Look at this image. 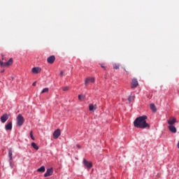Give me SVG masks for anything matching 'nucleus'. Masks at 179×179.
I'll list each match as a JSON object with an SVG mask.
<instances>
[{
  "mask_svg": "<svg viewBox=\"0 0 179 179\" xmlns=\"http://www.w3.org/2000/svg\"><path fill=\"white\" fill-rule=\"evenodd\" d=\"M83 99H85V96H83V95H78V100H80V101H82Z\"/></svg>",
  "mask_w": 179,
  "mask_h": 179,
  "instance_id": "5701e85b",
  "label": "nucleus"
},
{
  "mask_svg": "<svg viewBox=\"0 0 179 179\" xmlns=\"http://www.w3.org/2000/svg\"><path fill=\"white\" fill-rule=\"evenodd\" d=\"M36 82L33 83L32 86H36Z\"/></svg>",
  "mask_w": 179,
  "mask_h": 179,
  "instance_id": "c85d7f7f",
  "label": "nucleus"
},
{
  "mask_svg": "<svg viewBox=\"0 0 179 179\" xmlns=\"http://www.w3.org/2000/svg\"><path fill=\"white\" fill-rule=\"evenodd\" d=\"M12 155H13L12 148H10L8 150V157L10 159V162H12V160H13V157H12Z\"/></svg>",
  "mask_w": 179,
  "mask_h": 179,
  "instance_id": "dca6fc26",
  "label": "nucleus"
},
{
  "mask_svg": "<svg viewBox=\"0 0 179 179\" xmlns=\"http://www.w3.org/2000/svg\"><path fill=\"white\" fill-rule=\"evenodd\" d=\"M60 76L61 78H62V76H64V71H60Z\"/></svg>",
  "mask_w": 179,
  "mask_h": 179,
  "instance_id": "a878e982",
  "label": "nucleus"
},
{
  "mask_svg": "<svg viewBox=\"0 0 179 179\" xmlns=\"http://www.w3.org/2000/svg\"><path fill=\"white\" fill-rule=\"evenodd\" d=\"M24 122V117L22 116V114H19L17 117V127H22Z\"/></svg>",
  "mask_w": 179,
  "mask_h": 179,
  "instance_id": "f03ea898",
  "label": "nucleus"
},
{
  "mask_svg": "<svg viewBox=\"0 0 179 179\" xmlns=\"http://www.w3.org/2000/svg\"><path fill=\"white\" fill-rule=\"evenodd\" d=\"M31 71H32V73H35V74L40 73V72H41V68L34 67Z\"/></svg>",
  "mask_w": 179,
  "mask_h": 179,
  "instance_id": "f8f14e48",
  "label": "nucleus"
},
{
  "mask_svg": "<svg viewBox=\"0 0 179 179\" xmlns=\"http://www.w3.org/2000/svg\"><path fill=\"white\" fill-rule=\"evenodd\" d=\"M2 59H5V55L3 54H1Z\"/></svg>",
  "mask_w": 179,
  "mask_h": 179,
  "instance_id": "cd10ccee",
  "label": "nucleus"
},
{
  "mask_svg": "<svg viewBox=\"0 0 179 179\" xmlns=\"http://www.w3.org/2000/svg\"><path fill=\"white\" fill-rule=\"evenodd\" d=\"M126 73H127V75H128V71H126Z\"/></svg>",
  "mask_w": 179,
  "mask_h": 179,
  "instance_id": "72a5a7b5",
  "label": "nucleus"
},
{
  "mask_svg": "<svg viewBox=\"0 0 179 179\" xmlns=\"http://www.w3.org/2000/svg\"><path fill=\"white\" fill-rule=\"evenodd\" d=\"M114 69H120V64H115V66H114Z\"/></svg>",
  "mask_w": 179,
  "mask_h": 179,
  "instance_id": "b1692460",
  "label": "nucleus"
},
{
  "mask_svg": "<svg viewBox=\"0 0 179 179\" xmlns=\"http://www.w3.org/2000/svg\"><path fill=\"white\" fill-rule=\"evenodd\" d=\"M150 108L153 111V113H156L157 111V108H156V106L154 103H151L150 105Z\"/></svg>",
  "mask_w": 179,
  "mask_h": 179,
  "instance_id": "2eb2a0df",
  "label": "nucleus"
},
{
  "mask_svg": "<svg viewBox=\"0 0 179 179\" xmlns=\"http://www.w3.org/2000/svg\"><path fill=\"white\" fill-rule=\"evenodd\" d=\"M168 128L169 131L173 134H176L177 132V129L176 128V127H174V125H169Z\"/></svg>",
  "mask_w": 179,
  "mask_h": 179,
  "instance_id": "ddd939ff",
  "label": "nucleus"
},
{
  "mask_svg": "<svg viewBox=\"0 0 179 179\" xmlns=\"http://www.w3.org/2000/svg\"><path fill=\"white\" fill-rule=\"evenodd\" d=\"M3 72H5V70H2V71H1V73H3Z\"/></svg>",
  "mask_w": 179,
  "mask_h": 179,
  "instance_id": "2f4dec72",
  "label": "nucleus"
},
{
  "mask_svg": "<svg viewBox=\"0 0 179 179\" xmlns=\"http://www.w3.org/2000/svg\"><path fill=\"white\" fill-rule=\"evenodd\" d=\"M2 64H4L2 61L0 60V65L2 66Z\"/></svg>",
  "mask_w": 179,
  "mask_h": 179,
  "instance_id": "c756f323",
  "label": "nucleus"
},
{
  "mask_svg": "<svg viewBox=\"0 0 179 179\" xmlns=\"http://www.w3.org/2000/svg\"><path fill=\"white\" fill-rule=\"evenodd\" d=\"M31 146L35 149V150H38V145L36 143H31Z\"/></svg>",
  "mask_w": 179,
  "mask_h": 179,
  "instance_id": "6ab92c4d",
  "label": "nucleus"
},
{
  "mask_svg": "<svg viewBox=\"0 0 179 179\" xmlns=\"http://www.w3.org/2000/svg\"><path fill=\"white\" fill-rule=\"evenodd\" d=\"M12 64H13V58H10V59L4 63H1V66H10V65H12Z\"/></svg>",
  "mask_w": 179,
  "mask_h": 179,
  "instance_id": "423d86ee",
  "label": "nucleus"
},
{
  "mask_svg": "<svg viewBox=\"0 0 179 179\" xmlns=\"http://www.w3.org/2000/svg\"><path fill=\"white\" fill-rule=\"evenodd\" d=\"M47 61L48 64H54V62H55V56L54 55L50 56L48 58Z\"/></svg>",
  "mask_w": 179,
  "mask_h": 179,
  "instance_id": "9d476101",
  "label": "nucleus"
},
{
  "mask_svg": "<svg viewBox=\"0 0 179 179\" xmlns=\"http://www.w3.org/2000/svg\"><path fill=\"white\" fill-rule=\"evenodd\" d=\"M96 82V78L94 77H88L85 79V86H87L89 83H94Z\"/></svg>",
  "mask_w": 179,
  "mask_h": 179,
  "instance_id": "7ed1b4c3",
  "label": "nucleus"
},
{
  "mask_svg": "<svg viewBox=\"0 0 179 179\" xmlns=\"http://www.w3.org/2000/svg\"><path fill=\"white\" fill-rule=\"evenodd\" d=\"M138 85H139V83H138V80H136V78H133L131 80V87L132 89H134L135 87H138Z\"/></svg>",
  "mask_w": 179,
  "mask_h": 179,
  "instance_id": "0eeeda50",
  "label": "nucleus"
},
{
  "mask_svg": "<svg viewBox=\"0 0 179 179\" xmlns=\"http://www.w3.org/2000/svg\"><path fill=\"white\" fill-rule=\"evenodd\" d=\"M6 130V131H12V122H8L6 126H5Z\"/></svg>",
  "mask_w": 179,
  "mask_h": 179,
  "instance_id": "4468645a",
  "label": "nucleus"
},
{
  "mask_svg": "<svg viewBox=\"0 0 179 179\" xmlns=\"http://www.w3.org/2000/svg\"><path fill=\"white\" fill-rule=\"evenodd\" d=\"M37 171L38 173H44V171H45V167H44V166H43L41 168L38 169Z\"/></svg>",
  "mask_w": 179,
  "mask_h": 179,
  "instance_id": "a211bd4d",
  "label": "nucleus"
},
{
  "mask_svg": "<svg viewBox=\"0 0 179 179\" xmlns=\"http://www.w3.org/2000/svg\"><path fill=\"white\" fill-rule=\"evenodd\" d=\"M76 146H77V148H78V149H80V148H81L80 145H77Z\"/></svg>",
  "mask_w": 179,
  "mask_h": 179,
  "instance_id": "7c9ffc66",
  "label": "nucleus"
},
{
  "mask_svg": "<svg viewBox=\"0 0 179 179\" xmlns=\"http://www.w3.org/2000/svg\"><path fill=\"white\" fill-rule=\"evenodd\" d=\"M50 89H48V87L44 88L42 91H41V94H44V93H48Z\"/></svg>",
  "mask_w": 179,
  "mask_h": 179,
  "instance_id": "aec40b11",
  "label": "nucleus"
},
{
  "mask_svg": "<svg viewBox=\"0 0 179 179\" xmlns=\"http://www.w3.org/2000/svg\"><path fill=\"white\" fill-rule=\"evenodd\" d=\"M9 119V115L8 114L5 113L1 117V121L3 124H5L6 121H8Z\"/></svg>",
  "mask_w": 179,
  "mask_h": 179,
  "instance_id": "6e6552de",
  "label": "nucleus"
},
{
  "mask_svg": "<svg viewBox=\"0 0 179 179\" xmlns=\"http://www.w3.org/2000/svg\"><path fill=\"white\" fill-rule=\"evenodd\" d=\"M89 110H90V111H94V110H96V105L94 106L93 104H90Z\"/></svg>",
  "mask_w": 179,
  "mask_h": 179,
  "instance_id": "f3484780",
  "label": "nucleus"
},
{
  "mask_svg": "<svg viewBox=\"0 0 179 179\" xmlns=\"http://www.w3.org/2000/svg\"><path fill=\"white\" fill-rule=\"evenodd\" d=\"M178 149H179V141H178Z\"/></svg>",
  "mask_w": 179,
  "mask_h": 179,
  "instance_id": "473e14b6",
  "label": "nucleus"
},
{
  "mask_svg": "<svg viewBox=\"0 0 179 179\" xmlns=\"http://www.w3.org/2000/svg\"><path fill=\"white\" fill-rule=\"evenodd\" d=\"M134 99H135V96H129L128 101L129 102L134 101Z\"/></svg>",
  "mask_w": 179,
  "mask_h": 179,
  "instance_id": "4be33fe9",
  "label": "nucleus"
},
{
  "mask_svg": "<svg viewBox=\"0 0 179 179\" xmlns=\"http://www.w3.org/2000/svg\"><path fill=\"white\" fill-rule=\"evenodd\" d=\"M83 163L88 169H90L92 167H93V164H92V162H88L86 160V159H83Z\"/></svg>",
  "mask_w": 179,
  "mask_h": 179,
  "instance_id": "20e7f679",
  "label": "nucleus"
},
{
  "mask_svg": "<svg viewBox=\"0 0 179 179\" xmlns=\"http://www.w3.org/2000/svg\"><path fill=\"white\" fill-rule=\"evenodd\" d=\"M59 136H61V129H57L53 133V138L55 139H58V138H59Z\"/></svg>",
  "mask_w": 179,
  "mask_h": 179,
  "instance_id": "39448f33",
  "label": "nucleus"
},
{
  "mask_svg": "<svg viewBox=\"0 0 179 179\" xmlns=\"http://www.w3.org/2000/svg\"><path fill=\"white\" fill-rule=\"evenodd\" d=\"M30 136H31V138L32 139V141H34V136H33V131L30 132Z\"/></svg>",
  "mask_w": 179,
  "mask_h": 179,
  "instance_id": "393cba45",
  "label": "nucleus"
},
{
  "mask_svg": "<svg viewBox=\"0 0 179 179\" xmlns=\"http://www.w3.org/2000/svg\"><path fill=\"white\" fill-rule=\"evenodd\" d=\"M167 122L169 125H174L175 122H177V120L175 117H170Z\"/></svg>",
  "mask_w": 179,
  "mask_h": 179,
  "instance_id": "9b49d317",
  "label": "nucleus"
},
{
  "mask_svg": "<svg viewBox=\"0 0 179 179\" xmlns=\"http://www.w3.org/2000/svg\"><path fill=\"white\" fill-rule=\"evenodd\" d=\"M146 120H148V116L146 115L140 116L136 118L134 122V127L136 128H140L141 129H145L146 128L149 129L150 128V125L146 122Z\"/></svg>",
  "mask_w": 179,
  "mask_h": 179,
  "instance_id": "f257e3e1",
  "label": "nucleus"
},
{
  "mask_svg": "<svg viewBox=\"0 0 179 179\" xmlns=\"http://www.w3.org/2000/svg\"><path fill=\"white\" fill-rule=\"evenodd\" d=\"M101 68H103V69H104V71H106V66H104L103 64H101Z\"/></svg>",
  "mask_w": 179,
  "mask_h": 179,
  "instance_id": "bb28decb",
  "label": "nucleus"
},
{
  "mask_svg": "<svg viewBox=\"0 0 179 179\" xmlns=\"http://www.w3.org/2000/svg\"><path fill=\"white\" fill-rule=\"evenodd\" d=\"M52 176V168L48 169L44 174V177H50Z\"/></svg>",
  "mask_w": 179,
  "mask_h": 179,
  "instance_id": "1a4fd4ad",
  "label": "nucleus"
},
{
  "mask_svg": "<svg viewBox=\"0 0 179 179\" xmlns=\"http://www.w3.org/2000/svg\"><path fill=\"white\" fill-rule=\"evenodd\" d=\"M62 90H63L64 92H68V90H69V87H68V86L63 87H62Z\"/></svg>",
  "mask_w": 179,
  "mask_h": 179,
  "instance_id": "412c9836",
  "label": "nucleus"
}]
</instances>
